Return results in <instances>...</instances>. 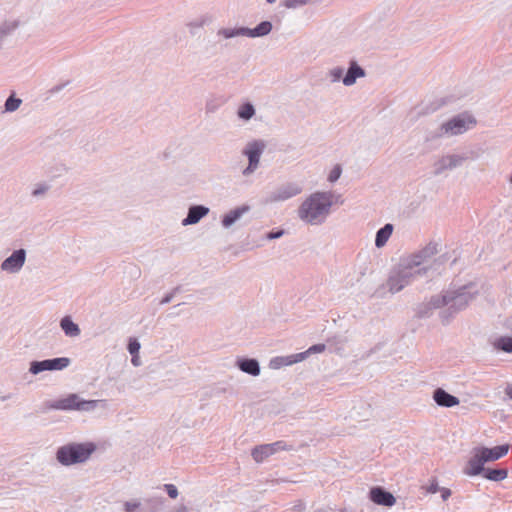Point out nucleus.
Wrapping results in <instances>:
<instances>
[{
  "instance_id": "f257e3e1",
  "label": "nucleus",
  "mask_w": 512,
  "mask_h": 512,
  "mask_svg": "<svg viewBox=\"0 0 512 512\" xmlns=\"http://www.w3.org/2000/svg\"><path fill=\"white\" fill-rule=\"evenodd\" d=\"M510 446L508 444L488 448L479 446L473 448L471 456L465 464L463 473L467 476H477L484 471V465L488 462L497 461L504 457Z\"/></svg>"
},
{
  "instance_id": "f03ea898",
  "label": "nucleus",
  "mask_w": 512,
  "mask_h": 512,
  "mask_svg": "<svg viewBox=\"0 0 512 512\" xmlns=\"http://www.w3.org/2000/svg\"><path fill=\"white\" fill-rule=\"evenodd\" d=\"M331 205V194L314 193L302 203L299 208V217L308 223H319L327 216Z\"/></svg>"
},
{
  "instance_id": "7ed1b4c3",
  "label": "nucleus",
  "mask_w": 512,
  "mask_h": 512,
  "mask_svg": "<svg viewBox=\"0 0 512 512\" xmlns=\"http://www.w3.org/2000/svg\"><path fill=\"white\" fill-rule=\"evenodd\" d=\"M92 443L69 444L57 451V460L63 465H72L86 461L94 452Z\"/></svg>"
},
{
  "instance_id": "20e7f679",
  "label": "nucleus",
  "mask_w": 512,
  "mask_h": 512,
  "mask_svg": "<svg viewBox=\"0 0 512 512\" xmlns=\"http://www.w3.org/2000/svg\"><path fill=\"white\" fill-rule=\"evenodd\" d=\"M95 400H81L77 394H70L65 398L55 401L51 408L57 410H90L96 406Z\"/></svg>"
},
{
  "instance_id": "39448f33",
  "label": "nucleus",
  "mask_w": 512,
  "mask_h": 512,
  "mask_svg": "<svg viewBox=\"0 0 512 512\" xmlns=\"http://www.w3.org/2000/svg\"><path fill=\"white\" fill-rule=\"evenodd\" d=\"M475 124L476 121L472 116L462 115L455 117L447 123L443 124L442 129L445 133L457 135L465 132Z\"/></svg>"
},
{
  "instance_id": "423d86ee",
  "label": "nucleus",
  "mask_w": 512,
  "mask_h": 512,
  "mask_svg": "<svg viewBox=\"0 0 512 512\" xmlns=\"http://www.w3.org/2000/svg\"><path fill=\"white\" fill-rule=\"evenodd\" d=\"M288 449L285 442L283 441H277L275 443L271 444H264L259 445L255 447L252 450V457L256 462H262L265 459H267L269 456L273 455L274 453L280 451V450H286Z\"/></svg>"
},
{
  "instance_id": "0eeeda50",
  "label": "nucleus",
  "mask_w": 512,
  "mask_h": 512,
  "mask_svg": "<svg viewBox=\"0 0 512 512\" xmlns=\"http://www.w3.org/2000/svg\"><path fill=\"white\" fill-rule=\"evenodd\" d=\"M69 364L68 358H55L50 360H44L40 362H33L30 367V372L38 374L45 370H61L67 367Z\"/></svg>"
},
{
  "instance_id": "6e6552de",
  "label": "nucleus",
  "mask_w": 512,
  "mask_h": 512,
  "mask_svg": "<svg viewBox=\"0 0 512 512\" xmlns=\"http://www.w3.org/2000/svg\"><path fill=\"white\" fill-rule=\"evenodd\" d=\"M263 149H264V144L261 142H257V141L249 143L247 145V147L244 151V154L249 159V165L244 170V174L253 172L257 168V166L259 164L260 156L263 152Z\"/></svg>"
},
{
  "instance_id": "1a4fd4ad",
  "label": "nucleus",
  "mask_w": 512,
  "mask_h": 512,
  "mask_svg": "<svg viewBox=\"0 0 512 512\" xmlns=\"http://www.w3.org/2000/svg\"><path fill=\"white\" fill-rule=\"evenodd\" d=\"M370 499L377 505L387 507H391L396 503L395 497L381 487H374L370 490Z\"/></svg>"
},
{
  "instance_id": "9d476101",
  "label": "nucleus",
  "mask_w": 512,
  "mask_h": 512,
  "mask_svg": "<svg viewBox=\"0 0 512 512\" xmlns=\"http://www.w3.org/2000/svg\"><path fill=\"white\" fill-rule=\"evenodd\" d=\"M25 262V251L17 250L2 263V269L8 272L18 271Z\"/></svg>"
},
{
  "instance_id": "9b49d317",
  "label": "nucleus",
  "mask_w": 512,
  "mask_h": 512,
  "mask_svg": "<svg viewBox=\"0 0 512 512\" xmlns=\"http://www.w3.org/2000/svg\"><path fill=\"white\" fill-rule=\"evenodd\" d=\"M433 398L439 406L443 407H453L459 404V399L457 397L447 393L441 388L435 390Z\"/></svg>"
},
{
  "instance_id": "f8f14e48",
  "label": "nucleus",
  "mask_w": 512,
  "mask_h": 512,
  "mask_svg": "<svg viewBox=\"0 0 512 512\" xmlns=\"http://www.w3.org/2000/svg\"><path fill=\"white\" fill-rule=\"evenodd\" d=\"M324 350H325V345L324 344H317V345L311 346L306 352L299 353V354H296V355H292V356H289L287 358H280L278 360L281 361V364L291 365V364L296 363L298 361H302L305 358V356L307 354H309V353H321Z\"/></svg>"
},
{
  "instance_id": "ddd939ff",
  "label": "nucleus",
  "mask_w": 512,
  "mask_h": 512,
  "mask_svg": "<svg viewBox=\"0 0 512 512\" xmlns=\"http://www.w3.org/2000/svg\"><path fill=\"white\" fill-rule=\"evenodd\" d=\"M301 192V187L296 184H289L280 190H278L276 193L273 194L271 197L272 201H283L286 199H289L293 196H296Z\"/></svg>"
},
{
  "instance_id": "4468645a",
  "label": "nucleus",
  "mask_w": 512,
  "mask_h": 512,
  "mask_svg": "<svg viewBox=\"0 0 512 512\" xmlns=\"http://www.w3.org/2000/svg\"><path fill=\"white\" fill-rule=\"evenodd\" d=\"M208 213V208L203 206H194L191 207L188 213V216L183 220V224H195L197 223L203 216Z\"/></svg>"
},
{
  "instance_id": "2eb2a0df",
  "label": "nucleus",
  "mask_w": 512,
  "mask_h": 512,
  "mask_svg": "<svg viewBox=\"0 0 512 512\" xmlns=\"http://www.w3.org/2000/svg\"><path fill=\"white\" fill-rule=\"evenodd\" d=\"M364 75V70L353 62L343 78V83L346 86H350L355 83L357 78L363 77Z\"/></svg>"
},
{
  "instance_id": "dca6fc26",
  "label": "nucleus",
  "mask_w": 512,
  "mask_h": 512,
  "mask_svg": "<svg viewBox=\"0 0 512 512\" xmlns=\"http://www.w3.org/2000/svg\"><path fill=\"white\" fill-rule=\"evenodd\" d=\"M483 476L490 481H502L507 478V469H484Z\"/></svg>"
},
{
  "instance_id": "f3484780",
  "label": "nucleus",
  "mask_w": 512,
  "mask_h": 512,
  "mask_svg": "<svg viewBox=\"0 0 512 512\" xmlns=\"http://www.w3.org/2000/svg\"><path fill=\"white\" fill-rule=\"evenodd\" d=\"M393 231V226L391 224H386L383 228H381L376 235L375 244L377 247H382L385 245L389 237L391 236Z\"/></svg>"
},
{
  "instance_id": "a211bd4d",
  "label": "nucleus",
  "mask_w": 512,
  "mask_h": 512,
  "mask_svg": "<svg viewBox=\"0 0 512 512\" xmlns=\"http://www.w3.org/2000/svg\"><path fill=\"white\" fill-rule=\"evenodd\" d=\"M239 367L242 371L257 376L260 373L258 362L254 359H246L239 363Z\"/></svg>"
},
{
  "instance_id": "6ab92c4d",
  "label": "nucleus",
  "mask_w": 512,
  "mask_h": 512,
  "mask_svg": "<svg viewBox=\"0 0 512 512\" xmlns=\"http://www.w3.org/2000/svg\"><path fill=\"white\" fill-rule=\"evenodd\" d=\"M61 328L67 336H77L80 333L78 325L73 323L69 317H64L61 320Z\"/></svg>"
},
{
  "instance_id": "aec40b11",
  "label": "nucleus",
  "mask_w": 512,
  "mask_h": 512,
  "mask_svg": "<svg viewBox=\"0 0 512 512\" xmlns=\"http://www.w3.org/2000/svg\"><path fill=\"white\" fill-rule=\"evenodd\" d=\"M271 28H272L271 23L268 21H264V22L260 23L253 30H247V35L251 36V37L264 36L271 31Z\"/></svg>"
},
{
  "instance_id": "412c9836",
  "label": "nucleus",
  "mask_w": 512,
  "mask_h": 512,
  "mask_svg": "<svg viewBox=\"0 0 512 512\" xmlns=\"http://www.w3.org/2000/svg\"><path fill=\"white\" fill-rule=\"evenodd\" d=\"M246 211V208H239L236 210H233L229 212L227 215L224 216L222 223L225 227H229L232 225L244 212Z\"/></svg>"
},
{
  "instance_id": "4be33fe9",
  "label": "nucleus",
  "mask_w": 512,
  "mask_h": 512,
  "mask_svg": "<svg viewBox=\"0 0 512 512\" xmlns=\"http://www.w3.org/2000/svg\"><path fill=\"white\" fill-rule=\"evenodd\" d=\"M254 113V108L249 103L242 105L238 110L239 117L245 120H249L254 115Z\"/></svg>"
},
{
  "instance_id": "5701e85b",
  "label": "nucleus",
  "mask_w": 512,
  "mask_h": 512,
  "mask_svg": "<svg viewBox=\"0 0 512 512\" xmlns=\"http://www.w3.org/2000/svg\"><path fill=\"white\" fill-rule=\"evenodd\" d=\"M498 347L505 352H512V337H503L498 340Z\"/></svg>"
},
{
  "instance_id": "b1692460",
  "label": "nucleus",
  "mask_w": 512,
  "mask_h": 512,
  "mask_svg": "<svg viewBox=\"0 0 512 512\" xmlns=\"http://www.w3.org/2000/svg\"><path fill=\"white\" fill-rule=\"evenodd\" d=\"M20 104V99L10 96L5 103V108L7 111H15L20 106Z\"/></svg>"
},
{
  "instance_id": "393cba45",
  "label": "nucleus",
  "mask_w": 512,
  "mask_h": 512,
  "mask_svg": "<svg viewBox=\"0 0 512 512\" xmlns=\"http://www.w3.org/2000/svg\"><path fill=\"white\" fill-rule=\"evenodd\" d=\"M139 350H140L139 342L136 339L131 338L129 340V344H128V351L130 352L131 355H134V354H138Z\"/></svg>"
},
{
  "instance_id": "a878e982",
  "label": "nucleus",
  "mask_w": 512,
  "mask_h": 512,
  "mask_svg": "<svg viewBox=\"0 0 512 512\" xmlns=\"http://www.w3.org/2000/svg\"><path fill=\"white\" fill-rule=\"evenodd\" d=\"M341 175V167L339 165H336L330 172L329 176H328V180L330 182H335L336 180H338V178L340 177Z\"/></svg>"
},
{
  "instance_id": "bb28decb",
  "label": "nucleus",
  "mask_w": 512,
  "mask_h": 512,
  "mask_svg": "<svg viewBox=\"0 0 512 512\" xmlns=\"http://www.w3.org/2000/svg\"><path fill=\"white\" fill-rule=\"evenodd\" d=\"M164 487L169 497L175 499L178 496V490L173 484H165Z\"/></svg>"
},
{
  "instance_id": "cd10ccee",
  "label": "nucleus",
  "mask_w": 512,
  "mask_h": 512,
  "mask_svg": "<svg viewBox=\"0 0 512 512\" xmlns=\"http://www.w3.org/2000/svg\"><path fill=\"white\" fill-rule=\"evenodd\" d=\"M139 506H140V503L138 501L125 502L124 509L126 512H133Z\"/></svg>"
},
{
  "instance_id": "c85d7f7f",
  "label": "nucleus",
  "mask_w": 512,
  "mask_h": 512,
  "mask_svg": "<svg viewBox=\"0 0 512 512\" xmlns=\"http://www.w3.org/2000/svg\"><path fill=\"white\" fill-rule=\"evenodd\" d=\"M395 281H396V280H395V279H393V278H392V279H390V281H389L390 290H391L392 292H398V291H399V290L404 286V284H401V285L397 286V285L395 284Z\"/></svg>"
},
{
  "instance_id": "c756f323",
  "label": "nucleus",
  "mask_w": 512,
  "mask_h": 512,
  "mask_svg": "<svg viewBox=\"0 0 512 512\" xmlns=\"http://www.w3.org/2000/svg\"><path fill=\"white\" fill-rule=\"evenodd\" d=\"M305 2H306V0H287L286 6L287 7H295L296 5L304 4Z\"/></svg>"
},
{
  "instance_id": "7c9ffc66",
  "label": "nucleus",
  "mask_w": 512,
  "mask_h": 512,
  "mask_svg": "<svg viewBox=\"0 0 512 512\" xmlns=\"http://www.w3.org/2000/svg\"><path fill=\"white\" fill-rule=\"evenodd\" d=\"M131 362L134 366H139L140 365V357L138 354H134L132 355V359H131Z\"/></svg>"
},
{
  "instance_id": "2f4dec72",
  "label": "nucleus",
  "mask_w": 512,
  "mask_h": 512,
  "mask_svg": "<svg viewBox=\"0 0 512 512\" xmlns=\"http://www.w3.org/2000/svg\"><path fill=\"white\" fill-rule=\"evenodd\" d=\"M342 73H343V70H341V69H335L332 72L335 80H338L341 77Z\"/></svg>"
},
{
  "instance_id": "473e14b6",
  "label": "nucleus",
  "mask_w": 512,
  "mask_h": 512,
  "mask_svg": "<svg viewBox=\"0 0 512 512\" xmlns=\"http://www.w3.org/2000/svg\"><path fill=\"white\" fill-rule=\"evenodd\" d=\"M46 187H40V188H37L33 191V195L34 196H37V195H40L42 193H44L46 191Z\"/></svg>"
},
{
  "instance_id": "72a5a7b5",
  "label": "nucleus",
  "mask_w": 512,
  "mask_h": 512,
  "mask_svg": "<svg viewBox=\"0 0 512 512\" xmlns=\"http://www.w3.org/2000/svg\"><path fill=\"white\" fill-rule=\"evenodd\" d=\"M450 494H451L450 490H449V489H445V490H443V492H442V498H443L444 500H446V499L450 496Z\"/></svg>"
},
{
  "instance_id": "f704fd0d",
  "label": "nucleus",
  "mask_w": 512,
  "mask_h": 512,
  "mask_svg": "<svg viewBox=\"0 0 512 512\" xmlns=\"http://www.w3.org/2000/svg\"><path fill=\"white\" fill-rule=\"evenodd\" d=\"M283 234V231H279L277 233H270L269 234V238L273 239V238H278L280 237L281 235Z\"/></svg>"
},
{
  "instance_id": "c9c22d12",
  "label": "nucleus",
  "mask_w": 512,
  "mask_h": 512,
  "mask_svg": "<svg viewBox=\"0 0 512 512\" xmlns=\"http://www.w3.org/2000/svg\"><path fill=\"white\" fill-rule=\"evenodd\" d=\"M506 394L512 399V385L506 388Z\"/></svg>"
},
{
  "instance_id": "e433bc0d",
  "label": "nucleus",
  "mask_w": 512,
  "mask_h": 512,
  "mask_svg": "<svg viewBox=\"0 0 512 512\" xmlns=\"http://www.w3.org/2000/svg\"><path fill=\"white\" fill-rule=\"evenodd\" d=\"M173 512H187V509H186V507L181 506V507L177 508V509H176L175 511H173Z\"/></svg>"
},
{
  "instance_id": "4c0bfd02",
  "label": "nucleus",
  "mask_w": 512,
  "mask_h": 512,
  "mask_svg": "<svg viewBox=\"0 0 512 512\" xmlns=\"http://www.w3.org/2000/svg\"><path fill=\"white\" fill-rule=\"evenodd\" d=\"M269 3H273L275 2L276 0H267Z\"/></svg>"
},
{
  "instance_id": "58836bf2",
  "label": "nucleus",
  "mask_w": 512,
  "mask_h": 512,
  "mask_svg": "<svg viewBox=\"0 0 512 512\" xmlns=\"http://www.w3.org/2000/svg\"><path fill=\"white\" fill-rule=\"evenodd\" d=\"M510 181H511V183H512V177L510 178Z\"/></svg>"
}]
</instances>
